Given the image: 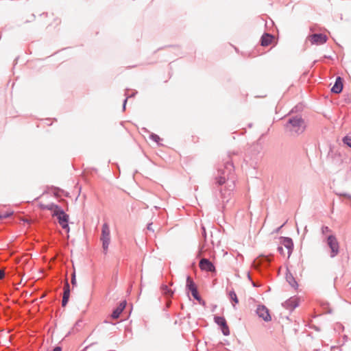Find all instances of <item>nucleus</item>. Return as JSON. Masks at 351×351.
I'll list each match as a JSON object with an SVG mask.
<instances>
[{
  "mask_svg": "<svg viewBox=\"0 0 351 351\" xmlns=\"http://www.w3.org/2000/svg\"><path fill=\"white\" fill-rule=\"evenodd\" d=\"M101 240L102 241L103 249L104 252H106L110 241V232L107 223H104L102 226Z\"/></svg>",
  "mask_w": 351,
  "mask_h": 351,
  "instance_id": "3",
  "label": "nucleus"
},
{
  "mask_svg": "<svg viewBox=\"0 0 351 351\" xmlns=\"http://www.w3.org/2000/svg\"><path fill=\"white\" fill-rule=\"evenodd\" d=\"M4 271L3 270H0V280L2 279L3 277H4Z\"/></svg>",
  "mask_w": 351,
  "mask_h": 351,
  "instance_id": "27",
  "label": "nucleus"
},
{
  "mask_svg": "<svg viewBox=\"0 0 351 351\" xmlns=\"http://www.w3.org/2000/svg\"><path fill=\"white\" fill-rule=\"evenodd\" d=\"M53 351H62L60 347H56Z\"/></svg>",
  "mask_w": 351,
  "mask_h": 351,
  "instance_id": "29",
  "label": "nucleus"
},
{
  "mask_svg": "<svg viewBox=\"0 0 351 351\" xmlns=\"http://www.w3.org/2000/svg\"><path fill=\"white\" fill-rule=\"evenodd\" d=\"M191 291V293H192V295L196 299V300H199V295H198V292H197V288L196 289H193V290Z\"/></svg>",
  "mask_w": 351,
  "mask_h": 351,
  "instance_id": "23",
  "label": "nucleus"
},
{
  "mask_svg": "<svg viewBox=\"0 0 351 351\" xmlns=\"http://www.w3.org/2000/svg\"><path fill=\"white\" fill-rule=\"evenodd\" d=\"M150 138L157 143H159L160 141V138L157 134H151Z\"/></svg>",
  "mask_w": 351,
  "mask_h": 351,
  "instance_id": "21",
  "label": "nucleus"
},
{
  "mask_svg": "<svg viewBox=\"0 0 351 351\" xmlns=\"http://www.w3.org/2000/svg\"><path fill=\"white\" fill-rule=\"evenodd\" d=\"M308 40L312 44L322 45L326 42L327 36L323 34H315L308 36Z\"/></svg>",
  "mask_w": 351,
  "mask_h": 351,
  "instance_id": "5",
  "label": "nucleus"
},
{
  "mask_svg": "<svg viewBox=\"0 0 351 351\" xmlns=\"http://www.w3.org/2000/svg\"><path fill=\"white\" fill-rule=\"evenodd\" d=\"M70 296V291H64L63 298L62 301V306H65L69 301Z\"/></svg>",
  "mask_w": 351,
  "mask_h": 351,
  "instance_id": "16",
  "label": "nucleus"
},
{
  "mask_svg": "<svg viewBox=\"0 0 351 351\" xmlns=\"http://www.w3.org/2000/svg\"><path fill=\"white\" fill-rule=\"evenodd\" d=\"M274 36L269 34H265L261 38V45L266 47L272 43Z\"/></svg>",
  "mask_w": 351,
  "mask_h": 351,
  "instance_id": "12",
  "label": "nucleus"
},
{
  "mask_svg": "<svg viewBox=\"0 0 351 351\" xmlns=\"http://www.w3.org/2000/svg\"><path fill=\"white\" fill-rule=\"evenodd\" d=\"M126 301H122L119 306L113 311L111 317L113 319H117L123 309L125 308Z\"/></svg>",
  "mask_w": 351,
  "mask_h": 351,
  "instance_id": "11",
  "label": "nucleus"
},
{
  "mask_svg": "<svg viewBox=\"0 0 351 351\" xmlns=\"http://www.w3.org/2000/svg\"><path fill=\"white\" fill-rule=\"evenodd\" d=\"M64 291H70L69 285L67 281H66L64 288Z\"/></svg>",
  "mask_w": 351,
  "mask_h": 351,
  "instance_id": "26",
  "label": "nucleus"
},
{
  "mask_svg": "<svg viewBox=\"0 0 351 351\" xmlns=\"http://www.w3.org/2000/svg\"><path fill=\"white\" fill-rule=\"evenodd\" d=\"M186 287L190 291L197 288L191 277H188L186 279Z\"/></svg>",
  "mask_w": 351,
  "mask_h": 351,
  "instance_id": "15",
  "label": "nucleus"
},
{
  "mask_svg": "<svg viewBox=\"0 0 351 351\" xmlns=\"http://www.w3.org/2000/svg\"><path fill=\"white\" fill-rule=\"evenodd\" d=\"M286 128L291 133L298 134L304 132L305 124L302 118L296 117L289 119Z\"/></svg>",
  "mask_w": 351,
  "mask_h": 351,
  "instance_id": "1",
  "label": "nucleus"
},
{
  "mask_svg": "<svg viewBox=\"0 0 351 351\" xmlns=\"http://www.w3.org/2000/svg\"><path fill=\"white\" fill-rule=\"evenodd\" d=\"M13 214L12 212H5V213L1 214L4 219L9 217Z\"/></svg>",
  "mask_w": 351,
  "mask_h": 351,
  "instance_id": "25",
  "label": "nucleus"
},
{
  "mask_svg": "<svg viewBox=\"0 0 351 351\" xmlns=\"http://www.w3.org/2000/svg\"><path fill=\"white\" fill-rule=\"evenodd\" d=\"M57 218L58 219V223L62 226V228L64 229H67L69 230V215H66L62 210V211L60 213V215L57 216Z\"/></svg>",
  "mask_w": 351,
  "mask_h": 351,
  "instance_id": "7",
  "label": "nucleus"
},
{
  "mask_svg": "<svg viewBox=\"0 0 351 351\" xmlns=\"http://www.w3.org/2000/svg\"><path fill=\"white\" fill-rule=\"evenodd\" d=\"M256 313L260 317L263 318V320L266 322L271 320V316L269 313V311L265 306H259L257 308Z\"/></svg>",
  "mask_w": 351,
  "mask_h": 351,
  "instance_id": "8",
  "label": "nucleus"
},
{
  "mask_svg": "<svg viewBox=\"0 0 351 351\" xmlns=\"http://www.w3.org/2000/svg\"><path fill=\"white\" fill-rule=\"evenodd\" d=\"M280 246L278 250L279 252L283 256L289 258L292 253L293 243L291 239L288 237L280 238Z\"/></svg>",
  "mask_w": 351,
  "mask_h": 351,
  "instance_id": "2",
  "label": "nucleus"
},
{
  "mask_svg": "<svg viewBox=\"0 0 351 351\" xmlns=\"http://www.w3.org/2000/svg\"><path fill=\"white\" fill-rule=\"evenodd\" d=\"M343 141L344 143H346L348 146L351 147V138L348 136H346L343 138Z\"/></svg>",
  "mask_w": 351,
  "mask_h": 351,
  "instance_id": "22",
  "label": "nucleus"
},
{
  "mask_svg": "<svg viewBox=\"0 0 351 351\" xmlns=\"http://www.w3.org/2000/svg\"><path fill=\"white\" fill-rule=\"evenodd\" d=\"M229 296L233 302V306H235V305L239 303V300H238V298H237L235 292L233 291H230Z\"/></svg>",
  "mask_w": 351,
  "mask_h": 351,
  "instance_id": "14",
  "label": "nucleus"
},
{
  "mask_svg": "<svg viewBox=\"0 0 351 351\" xmlns=\"http://www.w3.org/2000/svg\"><path fill=\"white\" fill-rule=\"evenodd\" d=\"M53 203H51V204H43V203H40L39 204V208L40 209H47V210H50L51 208H53Z\"/></svg>",
  "mask_w": 351,
  "mask_h": 351,
  "instance_id": "17",
  "label": "nucleus"
},
{
  "mask_svg": "<svg viewBox=\"0 0 351 351\" xmlns=\"http://www.w3.org/2000/svg\"><path fill=\"white\" fill-rule=\"evenodd\" d=\"M215 322L221 327L222 332L224 335H228L230 330L226 324V319L222 317H215Z\"/></svg>",
  "mask_w": 351,
  "mask_h": 351,
  "instance_id": "9",
  "label": "nucleus"
},
{
  "mask_svg": "<svg viewBox=\"0 0 351 351\" xmlns=\"http://www.w3.org/2000/svg\"><path fill=\"white\" fill-rule=\"evenodd\" d=\"M162 289L163 292H164V293L165 295H171L173 294V292L171 291V290L169 289L167 285H163L162 287Z\"/></svg>",
  "mask_w": 351,
  "mask_h": 351,
  "instance_id": "20",
  "label": "nucleus"
},
{
  "mask_svg": "<svg viewBox=\"0 0 351 351\" xmlns=\"http://www.w3.org/2000/svg\"><path fill=\"white\" fill-rule=\"evenodd\" d=\"M226 181V179L224 176H219L216 178V182L219 185L223 184Z\"/></svg>",
  "mask_w": 351,
  "mask_h": 351,
  "instance_id": "19",
  "label": "nucleus"
},
{
  "mask_svg": "<svg viewBox=\"0 0 351 351\" xmlns=\"http://www.w3.org/2000/svg\"><path fill=\"white\" fill-rule=\"evenodd\" d=\"M4 219V218H3V215L1 214L0 215V219Z\"/></svg>",
  "mask_w": 351,
  "mask_h": 351,
  "instance_id": "31",
  "label": "nucleus"
},
{
  "mask_svg": "<svg viewBox=\"0 0 351 351\" xmlns=\"http://www.w3.org/2000/svg\"><path fill=\"white\" fill-rule=\"evenodd\" d=\"M53 208H51L50 210L53 213L52 215L57 217L58 215H60V213L62 211V209H61L58 205L53 204Z\"/></svg>",
  "mask_w": 351,
  "mask_h": 351,
  "instance_id": "13",
  "label": "nucleus"
},
{
  "mask_svg": "<svg viewBox=\"0 0 351 351\" xmlns=\"http://www.w3.org/2000/svg\"><path fill=\"white\" fill-rule=\"evenodd\" d=\"M147 229L149 230H152L153 231L152 223L148 224Z\"/></svg>",
  "mask_w": 351,
  "mask_h": 351,
  "instance_id": "28",
  "label": "nucleus"
},
{
  "mask_svg": "<svg viewBox=\"0 0 351 351\" xmlns=\"http://www.w3.org/2000/svg\"><path fill=\"white\" fill-rule=\"evenodd\" d=\"M327 243L331 250L330 256L335 257L339 253V245L336 237L330 235L327 239Z\"/></svg>",
  "mask_w": 351,
  "mask_h": 351,
  "instance_id": "4",
  "label": "nucleus"
},
{
  "mask_svg": "<svg viewBox=\"0 0 351 351\" xmlns=\"http://www.w3.org/2000/svg\"><path fill=\"white\" fill-rule=\"evenodd\" d=\"M71 284H72L73 285H74V286H75V285H76V284H77V281H76V278H75V273H73V275H72V278H71Z\"/></svg>",
  "mask_w": 351,
  "mask_h": 351,
  "instance_id": "24",
  "label": "nucleus"
},
{
  "mask_svg": "<svg viewBox=\"0 0 351 351\" xmlns=\"http://www.w3.org/2000/svg\"><path fill=\"white\" fill-rule=\"evenodd\" d=\"M199 266L202 270L206 271L214 272L215 267L213 264L207 258H202L200 260Z\"/></svg>",
  "mask_w": 351,
  "mask_h": 351,
  "instance_id": "6",
  "label": "nucleus"
},
{
  "mask_svg": "<svg viewBox=\"0 0 351 351\" xmlns=\"http://www.w3.org/2000/svg\"><path fill=\"white\" fill-rule=\"evenodd\" d=\"M343 89V80L341 77L336 79L335 83L331 88V91L334 93L338 94L342 91Z\"/></svg>",
  "mask_w": 351,
  "mask_h": 351,
  "instance_id": "10",
  "label": "nucleus"
},
{
  "mask_svg": "<svg viewBox=\"0 0 351 351\" xmlns=\"http://www.w3.org/2000/svg\"><path fill=\"white\" fill-rule=\"evenodd\" d=\"M202 230H203V234H204V236L205 237V236H206V230H205V228L203 227V228H202Z\"/></svg>",
  "mask_w": 351,
  "mask_h": 351,
  "instance_id": "30",
  "label": "nucleus"
},
{
  "mask_svg": "<svg viewBox=\"0 0 351 351\" xmlns=\"http://www.w3.org/2000/svg\"><path fill=\"white\" fill-rule=\"evenodd\" d=\"M286 278H287V280L289 282V284L292 287H295L297 285L296 281L294 280V278H293V276L291 274H287L286 276Z\"/></svg>",
  "mask_w": 351,
  "mask_h": 351,
  "instance_id": "18",
  "label": "nucleus"
}]
</instances>
